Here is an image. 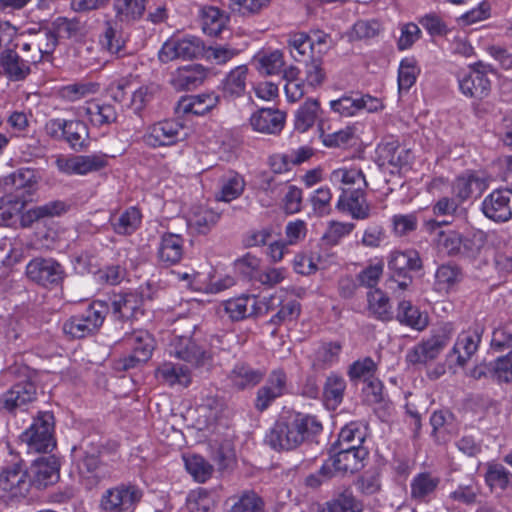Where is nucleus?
Returning <instances> with one entry per match:
<instances>
[{"mask_svg": "<svg viewBox=\"0 0 512 512\" xmlns=\"http://www.w3.org/2000/svg\"><path fill=\"white\" fill-rule=\"evenodd\" d=\"M322 424L315 416L300 412L282 414L266 435V442L274 450H293L319 434Z\"/></svg>", "mask_w": 512, "mask_h": 512, "instance_id": "obj_1", "label": "nucleus"}, {"mask_svg": "<svg viewBox=\"0 0 512 512\" xmlns=\"http://www.w3.org/2000/svg\"><path fill=\"white\" fill-rule=\"evenodd\" d=\"M6 374L16 383L0 395V409L15 413L36 399V385L33 381V372L25 365H13L7 369Z\"/></svg>", "mask_w": 512, "mask_h": 512, "instance_id": "obj_2", "label": "nucleus"}, {"mask_svg": "<svg viewBox=\"0 0 512 512\" xmlns=\"http://www.w3.org/2000/svg\"><path fill=\"white\" fill-rule=\"evenodd\" d=\"M107 312L108 306L104 301H94L84 312L67 320L63 325V331L73 338H84L102 326Z\"/></svg>", "mask_w": 512, "mask_h": 512, "instance_id": "obj_3", "label": "nucleus"}, {"mask_svg": "<svg viewBox=\"0 0 512 512\" xmlns=\"http://www.w3.org/2000/svg\"><path fill=\"white\" fill-rule=\"evenodd\" d=\"M54 417L50 413H42L34 419L31 426L25 430L20 439L26 444L28 453H48L56 446L53 437Z\"/></svg>", "mask_w": 512, "mask_h": 512, "instance_id": "obj_4", "label": "nucleus"}, {"mask_svg": "<svg viewBox=\"0 0 512 512\" xmlns=\"http://www.w3.org/2000/svg\"><path fill=\"white\" fill-rule=\"evenodd\" d=\"M224 338V335H210L208 339L210 350H206L196 344L194 340L188 337H180L171 345L170 352L177 358L198 367L204 365L212 354L225 349Z\"/></svg>", "mask_w": 512, "mask_h": 512, "instance_id": "obj_5", "label": "nucleus"}, {"mask_svg": "<svg viewBox=\"0 0 512 512\" xmlns=\"http://www.w3.org/2000/svg\"><path fill=\"white\" fill-rule=\"evenodd\" d=\"M143 497L142 490L132 483H121L103 492L99 508L104 512H133Z\"/></svg>", "mask_w": 512, "mask_h": 512, "instance_id": "obj_6", "label": "nucleus"}, {"mask_svg": "<svg viewBox=\"0 0 512 512\" xmlns=\"http://www.w3.org/2000/svg\"><path fill=\"white\" fill-rule=\"evenodd\" d=\"M451 327L444 325L429 338L422 340L406 353L405 359L411 365H426L435 360L451 339Z\"/></svg>", "mask_w": 512, "mask_h": 512, "instance_id": "obj_7", "label": "nucleus"}, {"mask_svg": "<svg viewBox=\"0 0 512 512\" xmlns=\"http://www.w3.org/2000/svg\"><path fill=\"white\" fill-rule=\"evenodd\" d=\"M421 268L422 261L417 251H394L388 260L389 281L395 283L399 290H406L413 282L410 272L419 271Z\"/></svg>", "mask_w": 512, "mask_h": 512, "instance_id": "obj_8", "label": "nucleus"}, {"mask_svg": "<svg viewBox=\"0 0 512 512\" xmlns=\"http://www.w3.org/2000/svg\"><path fill=\"white\" fill-rule=\"evenodd\" d=\"M26 276L42 287L54 288L63 282L66 273L64 267L55 259L36 257L26 265Z\"/></svg>", "mask_w": 512, "mask_h": 512, "instance_id": "obj_9", "label": "nucleus"}, {"mask_svg": "<svg viewBox=\"0 0 512 512\" xmlns=\"http://www.w3.org/2000/svg\"><path fill=\"white\" fill-rule=\"evenodd\" d=\"M368 456L366 449H351L339 447V451L332 455L320 468V473L325 477L335 474L354 473L363 467V460Z\"/></svg>", "mask_w": 512, "mask_h": 512, "instance_id": "obj_10", "label": "nucleus"}, {"mask_svg": "<svg viewBox=\"0 0 512 512\" xmlns=\"http://www.w3.org/2000/svg\"><path fill=\"white\" fill-rule=\"evenodd\" d=\"M204 42L196 36L171 38L167 40L159 51V60L168 63L175 59L190 60L203 56Z\"/></svg>", "mask_w": 512, "mask_h": 512, "instance_id": "obj_11", "label": "nucleus"}, {"mask_svg": "<svg viewBox=\"0 0 512 512\" xmlns=\"http://www.w3.org/2000/svg\"><path fill=\"white\" fill-rule=\"evenodd\" d=\"M184 125L176 120H163L149 126L143 142L151 148L172 146L185 139Z\"/></svg>", "mask_w": 512, "mask_h": 512, "instance_id": "obj_12", "label": "nucleus"}, {"mask_svg": "<svg viewBox=\"0 0 512 512\" xmlns=\"http://www.w3.org/2000/svg\"><path fill=\"white\" fill-rule=\"evenodd\" d=\"M31 489L27 471L21 463H15L2 469L0 473V494L8 499H23Z\"/></svg>", "mask_w": 512, "mask_h": 512, "instance_id": "obj_13", "label": "nucleus"}, {"mask_svg": "<svg viewBox=\"0 0 512 512\" xmlns=\"http://www.w3.org/2000/svg\"><path fill=\"white\" fill-rule=\"evenodd\" d=\"M37 172L30 168H21L3 179V187L9 195L25 203L32 201L38 190Z\"/></svg>", "mask_w": 512, "mask_h": 512, "instance_id": "obj_14", "label": "nucleus"}, {"mask_svg": "<svg viewBox=\"0 0 512 512\" xmlns=\"http://www.w3.org/2000/svg\"><path fill=\"white\" fill-rule=\"evenodd\" d=\"M105 304L108 306V311H111L118 320H137L139 316L144 315V299L142 294L137 291L115 293Z\"/></svg>", "mask_w": 512, "mask_h": 512, "instance_id": "obj_15", "label": "nucleus"}, {"mask_svg": "<svg viewBox=\"0 0 512 512\" xmlns=\"http://www.w3.org/2000/svg\"><path fill=\"white\" fill-rule=\"evenodd\" d=\"M31 488L43 490L56 484L60 478V463L54 455L34 460L26 470Z\"/></svg>", "mask_w": 512, "mask_h": 512, "instance_id": "obj_16", "label": "nucleus"}, {"mask_svg": "<svg viewBox=\"0 0 512 512\" xmlns=\"http://www.w3.org/2000/svg\"><path fill=\"white\" fill-rule=\"evenodd\" d=\"M484 215L495 222H506L512 218V189H497L482 202Z\"/></svg>", "mask_w": 512, "mask_h": 512, "instance_id": "obj_17", "label": "nucleus"}, {"mask_svg": "<svg viewBox=\"0 0 512 512\" xmlns=\"http://www.w3.org/2000/svg\"><path fill=\"white\" fill-rule=\"evenodd\" d=\"M458 83L460 91L468 97L484 98L491 89L486 67L482 63L459 75Z\"/></svg>", "mask_w": 512, "mask_h": 512, "instance_id": "obj_18", "label": "nucleus"}, {"mask_svg": "<svg viewBox=\"0 0 512 512\" xmlns=\"http://www.w3.org/2000/svg\"><path fill=\"white\" fill-rule=\"evenodd\" d=\"M331 109L341 116L350 117L361 110L369 113L376 112L383 108L381 101L371 95H349L343 96L330 102Z\"/></svg>", "mask_w": 512, "mask_h": 512, "instance_id": "obj_19", "label": "nucleus"}, {"mask_svg": "<svg viewBox=\"0 0 512 512\" xmlns=\"http://www.w3.org/2000/svg\"><path fill=\"white\" fill-rule=\"evenodd\" d=\"M36 65L30 55L21 56L13 49L7 48L0 53V67L10 81H22L31 73V66Z\"/></svg>", "mask_w": 512, "mask_h": 512, "instance_id": "obj_20", "label": "nucleus"}, {"mask_svg": "<svg viewBox=\"0 0 512 512\" xmlns=\"http://www.w3.org/2000/svg\"><path fill=\"white\" fill-rule=\"evenodd\" d=\"M29 35V39L21 45V52L27 53L32 50L30 57L38 64L46 55H50L54 51L57 37L48 28H41L35 32L29 31Z\"/></svg>", "mask_w": 512, "mask_h": 512, "instance_id": "obj_21", "label": "nucleus"}, {"mask_svg": "<svg viewBox=\"0 0 512 512\" xmlns=\"http://www.w3.org/2000/svg\"><path fill=\"white\" fill-rule=\"evenodd\" d=\"M483 328L476 326L462 331L456 339L450 355H457L456 363L464 367L472 356L478 351L482 340Z\"/></svg>", "mask_w": 512, "mask_h": 512, "instance_id": "obj_22", "label": "nucleus"}, {"mask_svg": "<svg viewBox=\"0 0 512 512\" xmlns=\"http://www.w3.org/2000/svg\"><path fill=\"white\" fill-rule=\"evenodd\" d=\"M264 305L267 311L278 309L269 320V324L274 326L296 320L301 312L300 303L295 299L284 300L282 293H276L269 298H265Z\"/></svg>", "mask_w": 512, "mask_h": 512, "instance_id": "obj_23", "label": "nucleus"}, {"mask_svg": "<svg viewBox=\"0 0 512 512\" xmlns=\"http://www.w3.org/2000/svg\"><path fill=\"white\" fill-rule=\"evenodd\" d=\"M337 208L340 211L349 213L357 220L367 219L370 216L371 210L361 185L354 189H343L337 202Z\"/></svg>", "mask_w": 512, "mask_h": 512, "instance_id": "obj_24", "label": "nucleus"}, {"mask_svg": "<svg viewBox=\"0 0 512 512\" xmlns=\"http://www.w3.org/2000/svg\"><path fill=\"white\" fill-rule=\"evenodd\" d=\"M286 114L273 108H261L254 112L249 121L252 129L263 134L276 135L284 128Z\"/></svg>", "mask_w": 512, "mask_h": 512, "instance_id": "obj_25", "label": "nucleus"}, {"mask_svg": "<svg viewBox=\"0 0 512 512\" xmlns=\"http://www.w3.org/2000/svg\"><path fill=\"white\" fill-rule=\"evenodd\" d=\"M207 77V70L200 64H190L178 68L171 74L170 83L177 91L199 87Z\"/></svg>", "mask_w": 512, "mask_h": 512, "instance_id": "obj_26", "label": "nucleus"}, {"mask_svg": "<svg viewBox=\"0 0 512 512\" xmlns=\"http://www.w3.org/2000/svg\"><path fill=\"white\" fill-rule=\"evenodd\" d=\"M184 242L179 234L164 233L158 246V261L166 267L179 263L184 255Z\"/></svg>", "mask_w": 512, "mask_h": 512, "instance_id": "obj_27", "label": "nucleus"}, {"mask_svg": "<svg viewBox=\"0 0 512 512\" xmlns=\"http://www.w3.org/2000/svg\"><path fill=\"white\" fill-rule=\"evenodd\" d=\"M141 342L144 343L143 347L136 346L135 352L132 351L130 355L123 358L124 370L135 368L140 363H145L151 358L155 347L154 338L146 330H134L132 332V343L139 344Z\"/></svg>", "mask_w": 512, "mask_h": 512, "instance_id": "obj_28", "label": "nucleus"}, {"mask_svg": "<svg viewBox=\"0 0 512 512\" xmlns=\"http://www.w3.org/2000/svg\"><path fill=\"white\" fill-rule=\"evenodd\" d=\"M265 371L255 369L246 363H237L228 374L233 389L242 391L258 385L264 378Z\"/></svg>", "mask_w": 512, "mask_h": 512, "instance_id": "obj_29", "label": "nucleus"}, {"mask_svg": "<svg viewBox=\"0 0 512 512\" xmlns=\"http://www.w3.org/2000/svg\"><path fill=\"white\" fill-rule=\"evenodd\" d=\"M119 23L116 18L105 20L102 33L99 36L101 47L117 57L125 55V39L119 29Z\"/></svg>", "mask_w": 512, "mask_h": 512, "instance_id": "obj_30", "label": "nucleus"}, {"mask_svg": "<svg viewBox=\"0 0 512 512\" xmlns=\"http://www.w3.org/2000/svg\"><path fill=\"white\" fill-rule=\"evenodd\" d=\"M220 97L215 93H203L182 97L177 105V112L201 116L213 109Z\"/></svg>", "mask_w": 512, "mask_h": 512, "instance_id": "obj_31", "label": "nucleus"}, {"mask_svg": "<svg viewBox=\"0 0 512 512\" xmlns=\"http://www.w3.org/2000/svg\"><path fill=\"white\" fill-rule=\"evenodd\" d=\"M220 214L207 206H193L187 218L190 230L197 234H207L218 223Z\"/></svg>", "mask_w": 512, "mask_h": 512, "instance_id": "obj_32", "label": "nucleus"}, {"mask_svg": "<svg viewBox=\"0 0 512 512\" xmlns=\"http://www.w3.org/2000/svg\"><path fill=\"white\" fill-rule=\"evenodd\" d=\"M440 478L430 472H421L413 477L410 483L411 497L417 502L430 501L437 491Z\"/></svg>", "mask_w": 512, "mask_h": 512, "instance_id": "obj_33", "label": "nucleus"}, {"mask_svg": "<svg viewBox=\"0 0 512 512\" xmlns=\"http://www.w3.org/2000/svg\"><path fill=\"white\" fill-rule=\"evenodd\" d=\"M245 180L241 174L234 170L224 172L218 181L219 191L216 199L223 202H231L244 192Z\"/></svg>", "mask_w": 512, "mask_h": 512, "instance_id": "obj_34", "label": "nucleus"}, {"mask_svg": "<svg viewBox=\"0 0 512 512\" xmlns=\"http://www.w3.org/2000/svg\"><path fill=\"white\" fill-rule=\"evenodd\" d=\"M82 116L87 117L93 127L105 128L117 120V112L111 104L88 102L82 107Z\"/></svg>", "mask_w": 512, "mask_h": 512, "instance_id": "obj_35", "label": "nucleus"}, {"mask_svg": "<svg viewBox=\"0 0 512 512\" xmlns=\"http://www.w3.org/2000/svg\"><path fill=\"white\" fill-rule=\"evenodd\" d=\"M149 0H114L115 18L122 24H132L142 18Z\"/></svg>", "mask_w": 512, "mask_h": 512, "instance_id": "obj_36", "label": "nucleus"}, {"mask_svg": "<svg viewBox=\"0 0 512 512\" xmlns=\"http://www.w3.org/2000/svg\"><path fill=\"white\" fill-rule=\"evenodd\" d=\"M142 214L136 207H129L119 215H112L110 223L113 231L118 235H132L140 227Z\"/></svg>", "mask_w": 512, "mask_h": 512, "instance_id": "obj_37", "label": "nucleus"}, {"mask_svg": "<svg viewBox=\"0 0 512 512\" xmlns=\"http://www.w3.org/2000/svg\"><path fill=\"white\" fill-rule=\"evenodd\" d=\"M67 205L65 202L56 200L48 202L44 205L37 206L28 210L24 214H20L18 220L22 227H30L35 221L46 217L59 216L66 212Z\"/></svg>", "mask_w": 512, "mask_h": 512, "instance_id": "obj_38", "label": "nucleus"}, {"mask_svg": "<svg viewBox=\"0 0 512 512\" xmlns=\"http://www.w3.org/2000/svg\"><path fill=\"white\" fill-rule=\"evenodd\" d=\"M248 68L240 65L231 70L222 80L221 88L223 97L238 98L245 93Z\"/></svg>", "mask_w": 512, "mask_h": 512, "instance_id": "obj_39", "label": "nucleus"}, {"mask_svg": "<svg viewBox=\"0 0 512 512\" xmlns=\"http://www.w3.org/2000/svg\"><path fill=\"white\" fill-rule=\"evenodd\" d=\"M485 189V183L474 174L459 176L453 184V195L462 203L474 194H481Z\"/></svg>", "mask_w": 512, "mask_h": 512, "instance_id": "obj_40", "label": "nucleus"}, {"mask_svg": "<svg viewBox=\"0 0 512 512\" xmlns=\"http://www.w3.org/2000/svg\"><path fill=\"white\" fill-rule=\"evenodd\" d=\"M64 139L69 147L75 151H82L89 146V130L80 120H68Z\"/></svg>", "mask_w": 512, "mask_h": 512, "instance_id": "obj_41", "label": "nucleus"}, {"mask_svg": "<svg viewBox=\"0 0 512 512\" xmlns=\"http://www.w3.org/2000/svg\"><path fill=\"white\" fill-rule=\"evenodd\" d=\"M156 376L165 383L173 386L179 384L187 387L191 383V372L186 366L164 363L156 370Z\"/></svg>", "mask_w": 512, "mask_h": 512, "instance_id": "obj_42", "label": "nucleus"}, {"mask_svg": "<svg viewBox=\"0 0 512 512\" xmlns=\"http://www.w3.org/2000/svg\"><path fill=\"white\" fill-rule=\"evenodd\" d=\"M396 318L401 324L418 331L424 330L428 325L427 316L423 315L417 307L406 300L399 303Z\"/></svg>", "mask_w": 512, "mask_h": 512, "instance_id": "obj_43", "label": "nucleus"}, {"mask_svg": "<svg viewBox=\"0 0 512 512\" xmlns=\"http://www.w3.org/2000/svg\"><path fill=\"white\" fill-rule=\"evenodd\" d=\"M366 437V426L357 421H352L345 425L338 436V446L351 449H365L362 446Z\"/></svg>", "mask_w": 512, "mask_h": 512, "instance_id": "obj_44", "label": "nucleus"}, {"mask_svg": "<svg viewBox=\"0 0 512 512\" xmlns=\"http://www.w3.org/2000/svg\"><path fill=\"white\" fill-rule=\"evenodd\" d=\"M228 20V16L219 8L212 6L206 7L203 9L202 13L203 32L209 36H220L226 31Z\"/></svg>", "mask_w": 512, "mask_h": 512, "instance_id": "obj_45", "label": "nucleus"}, {"mask_svg": "<svg viewBox=\"0 0 512 512\" xmlns=\"http://www.w3.org/2000/svg\"><path fill=\"white\" fill-rule=\"evenodd\" d=\"M232 505L226 512H264V500L253 490H245L231 498Z\"/></svg>", "mask_w": 512, "mask_h": 512, "instance_id": "obj_46", "label": "nucleus"}, {"mask_svg": "<svg viewBox=\"0 0 512 512\" xmlns=\"http://www.w3.org/2000/svg\"><path fill=\"white\" fill-rule=\"evenodd\" d=\"M345 390L346 381L341 375L336 373L328 375L323 387L326 405L335 409L342 402Z\"/></svg>", "mask_w": 512, "mask_h": 512, "instance_id": "obj_47", "label": "nucleus"}, {"mask_svg": "<svg viewBox=\"0 0 512 512\" xmlns=\"http://www.w3.org/2000/svg\"><path fill=\"white\" fill-rule=\"evenodd\" d=\"M256 306L254 297L241 296L223 303L224 311L232 321H240L253 314Z\"/></svg>", "mask_w": 512, "mask_h": 512, "instance_id": "obj_48", "label": "nucleus"}, {"mask_svg": "<svg viewBox=\"0 0 512 512\" xmlns=\"http://www.w3.org/2000/svg\"><path fill=\"white\" fill-rule=\"evenodd\" d=\"M320 104L316 99L306 100L296 111L295 128L301 133L308 131L319 117Z\"/></svg>", "mask_w": 512, "mask_h": 512, "instance_id": "obj_49", "label": "nucleus"}, {"mask_svg": "<svg viewBox=\"0 0 512 512\" xmlns=\"http://www.w3.org/2000/svg\"><path fill=\"white\" fill-rule=\"evenodd\" d=\"M369 312L378 320L389 321L393 314L388 296L380 289L370 291L367 295Z\"/></svg>", "mask_w": 512, "mask_h": 512, "instance_id": "obj_50", "label": "nucleus"}, {"mask_svg": "<svg viewBox=\"0 0 512 512\" xmlns=\"http://www.w3.org/2000/svg\"><path fill=\"white\" fill-rule=\"evenodd\" d=\"M27 203L6 195L0 198V225L12 226L19 218Z\"/></svg>", "mask_w": 512, "mask_h": 512, "instance_id": "obj_51", "label": "nucleus"}, {"mask_svg": "<svg viewBox=\"0 0 512 512\" xmlns=\"http://www.w3.org/2000/svg\"><path fill=\"white\" fill-rule=\"evenodd\" d=\"M324 512H362V505L351 490L345 489L326 503Z\"/></svg>", "mask_w": 512, "mask_h": 512, "instance_id": "obj_52", "label": "nucleus"}, {"mask_svg": "<svg viewBox=\"0 0 512 512\" xmlns=\"http://www.w3.org/2000/svg\"><path fill=\"white\" fill-rule=\"evenodd\" d=\"M341 345L338 342H329L322 344L315 352L312 367L315 370H324L338 361L341 351Z\"/></svg>", "mask_w": 512, "mask_h": 512, "instance_id": "obj_53", "label": "nucleus"}, {"mask_svg": "<svg viewBox=\"0 0 512 512\" xmlns=\"http://www.w3.org/2000/svg\"><path fill=\"white\" fill-rule=\"evenodd\" d=\"M215 504L213 494L203 488L191 491L186 499L189 512H211L215 508Z\"/></svg>", "mask_w": 512, "mask_h": 512, "instance_id": "obj_54", "label": "nucleus"}, {"mask_svg": "<svg viewBox=\"0 0 512 512\" xmlns=\"http://www.w3.org/2000/svg\"><path fill=\"white\" fill-rule=\"evenodd\" d=\"M377 364L371 357H364L354 361L348 368V376L351 381L362 380L363 382L375 377Z\"/></svg>", "mask_w": 512, "mask_h": 512, "instance_id": "obj_55", "label": "nucleus"}, {"mask_svg": "<svg viewBox=\"0 0 512 512\" xmlns=\"http://www.w3.org/2000/svg\"><path fill=\"white\" fill-rule=\"evenodd\" d=\"M381 30V24L376 20H359L346 33L350 42L376 37Z\"/></svg>", "mask_w": 512, "mask_h": 512, "instance_id": "obj_56", "label": "nucleus"}, {"mask_svg": "<svg viewBox=\"0 0 512 512\" xmlns=\"http://www.w3.org/2000/svg\"><path fill=\"white\" fill-rule=\"evenodd\" d=\"M485 480L491 488L505 490L512 485V473L501 464H490L485 474Z\"/></svg>", "mask_w": 512, "mask_h": 512, "instance_id": "obj_57", "label": "nucleus"}, {"mask_svg": "<svg viewBox=\"0 0 512 512\" xmlns=\"http://www.w3.org/2000/svg\"><path fill=\"white\" fill-rule=\"evenodd\" d=\"M488 371L500 383L512 382V350L490 363Z\"/></svg>", "mask_w": 512, "mask_h": 512, "instance_id": "obj_58", "label": "nucleus"}, {"mask_svg": "<svg viewBox=\"0 0 512 512\" xmlns=\"http://www.w3.org/2000/svg\"><path fill=\"white\" fill-rule=\"evenodd\" d=\"M418 73L419 70L414 59H403L398 70L399 91H409V89L415 84Z\"/></svg>", "mask_w": 512, "mask_h": 512, "instance_id": "obj_59", "label": "nucleus"}, {"mask_svg": "<svg viewBox=\"0 0 512 512\" xmlns=\"http://www.w3.org/2000/svg\"><path fill=\"white\" fill-rule=\"evenodd\" d=\"M379 157L386 163L394 167H401L406 160V152L400 149L396 141L386 142L378 147Z\"/></svg>", "mask_w": 512, "mask_h": 512, "instance_id": "obj_60", "label": "nucleus"}, {"mask_svg": "<svg viewBox=\"0 0 512 512\" xmlns=\"http://www.w3.org/2000/svg\"><path fill=\"white\" fill-rule=\"evenodd\" d=\"M185 466L189 474L198 482H205L213 472V467L199 455H192L185 459Z\"/></svg>", "mask_w": 512, "mask_h": 512, "instance_id": "obj_61", "label": "nucleus"}, {"mask_svg": "<svg viewBox=\"0 0 512 512\" xmlns=\"http://www.w3.org/2000/svg\"><path fill=\"white\" fill-rule=\"evenodd\" d=\"M331 179L335 182H340L344 185H356L359 187L361 185V189H365L368 186L365 175L360 169H346L340 168L334 170L331 173Z\"/></svg>", "mask_w": 512, "mask_h": 512, "instance_id": "obj_62", "label": "nucleus"}, {"mask_svg": "<svg viewBox=\"0 0 512 512\" xmlns=\"http://www.w3.org/2000/svg\"><path fill=\"white\" fill-rule=\"evenodd\" d=\"M239 51L227 45H213L205 47L203 57L217 65H223L238 55Z\"/></svg>", "mask_w": 512, "mask_h": 512, "instance_id": "obj_63", "label": "nucleus"}, {"mask_svg": "<svg viewBox=\"0 0 512 512\" xmlns=\"http://www.w3.org/2000/svg\"><path fill=\"white\" fill-rule=\"evenodd\" d=\"M436 241L438 247L449 255H455L461 252L462 237L454 230L439 231Z\"/></svg>", "mask_w": 512, "mask_h": 512, "instance_id": "obj_64", "label": "nucleus"}]
</instances>
